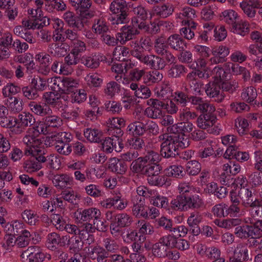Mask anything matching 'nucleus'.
Masks as SVG:
<instances>
[{
	"instance_id": "nucleus-34",
	"label": "nucleus",
	"mask_w": 262,
	"mask_h": 262,
	"mask_svg": "<svg viewBox=\"0 0 262 262\" xmlns=\"http://www.w3.org/2000/svg\"><path fill=\"white\" fill-rule=\"evenodd\" d=\"M148 183L153 186L168 187L171 185V180L167 176L157 174L155 176L147 178Z\"/></svg>"
},
{
	"instance_id": "nucleus-43",
	"label": "nucleus",
	"mask_w": 262,
	"mask_h": 262,
	"mask_svg": "<svg viewBox=\"0 0 262 262\" xmlns=\"http://www.w3.org/2000/svg\"><path fill=\"white\" fill-rule=\"evenodd\" d=\"M158 70H155L151 72L145 73L144 76L145 83L151 84L158 83L161 81L163 78V76L162 73Z\"/></svg>"
},
{
	"instance_id": "nucleus-58",
	"label": "nucleus",
	"mask_w": 262,
	"mask_h": 262,
	"mask_svg": "<svg viewBox=\"0 0 262 262\" xmlns=\"http://www.w3.org/2000/svg\"><path fill=\"white\" fill-rule=\"evenodd\" d=\"M88 85L94 87H100L103 83V78L98 73L88 75L85 78Z\"/></svg>"
},
{
	"instance_id": "nucleus-44",
	"label": "nucleus",
	"mask_w": 262,
	"mask_h": 262,
	"mask_svg": "<svg viewBox=\"0 0 262 262\" xmlns=\"http://www.w3.org/2000/svg\"><path fill=\"white\" fill-rule=\"evenodd\" d=\"M165 173L167 177L180 178L185 175V171L182 166L173 165L165 169Z\"/></svg>"
},
{
	"instance_id": "nucleus-26",
	"label": "nucleus",
	"mask_w": 262,
	"mask_h": 262,
	"mask_svg": "<svg viewBox=\"0 0 262 262\" xmlns=\"http://www.w3.org/2000/svg\"><path fill=\"white\" fill-rule=\"evenodd\" d=\"M15 126L17 127H27L33 125L35 123V119L32 114L23 112L19 114L17 118H15Z\"/></svg>"
},
{
	"instance_id": "nucleus-1",
	"label": "nucleus",
	"mask_w": 262,
	"mask_h": 262,
	"mask_svg": "<svg viewBox=\"0 0 262 262\" xmlns=\"http://www.w3.org/2000/svg\"><path fill=\"white\" fill-rule=\"evenodd\" d=\"M238 195L242 201V205L249 208V216L244 219L245 223L251 225L262 219V200L253 199L251 189L243 188L238 192Z\"/></svg>"
},
{
	"instance_id": "nucleus-39",
	"label": "nucleus",
	"mask_w": 262,
	"mask_h": 262,
	"mask_svg": "<svg viewBox=\"0 0 262 262\" xmlns=\"http://www.w3.org/2000/svg\"><path fill=\"white\" fill-rule=\"evenodd\" d=\"M147 165L148 164L144 158L142 157H140L133 161L130 165V169L134 173L144 174Z\"/></svg>"
},
{
	"instance_id": "nucleus-22",
	"label": "nucleus",
	"mask_w": 262,
	"mask_h": 262,
	"mask_svg": "<svg viewBox=\"0 0 262 262\" xmlns=\"http://www.w3.org/2000/svg\"><path fill=\"white\" fill-rule=\"evenodd\" d=\"M244 225L236 226L235 228L234 234L238 238L241 239H246L250 237L253 236H258L256 231H254V227L252 225Z\"/></svg>"
},
{
	"instance_id": "nucleus-59",
	"label": "nucleus",
	"mask_w": 262,
	"mask_h": 262,
	"mask_svg": "<svg viewBox=\"0 0 262 262\" xmlns=\"http://www.w3.org/2000/svg\"><path fill=\"white\" fill-rule=\"evenodd\" d=\"M116 139L107 137L102 143V149L106 154H111L116 148L117 144Z\"/></svg>"
},
{
	"instance_id": "nucleus-33",
	"label": "nucleus",
	"mask_w": 262,
	"mask_h": 262,
	"mask_svg": "<svg viewBox=\"0 0 262 262\" xmlns=\"http://www.w3.org/2000/svg\"><path fill=\"white\" fill-rule=\"evenodd\" d=\"M126 164L122 160L116 158H113L110 159L108 168L113 172L119 174H123L127 170Z\"/></svg>"
},
{
	"instance_id": "nucleus-45",
	"label": "nucleus",
	"mask_w": 262,
	"mask_h": 262,
	"mask_svg": "<svg viewBox=\"0 0 262 262\" xmlns=\"http://www.w3.org/2000/svg\"><path fill=\"white\" fill-rule=\"evenodd\" d=\"M257 91L253 86H250L243 89L241 93L242 100L248 103L253 102L257 97Z\"/></svg>"
},
{
	"instance_id": "nucleus-51",
	"label": "nucleus",
	"mask_w": 262,
	"mask_h": 262,
	"mask_svg": "<svg viewBox=\"0 0 262 262\" xmlns=\"http://www.w3.org/2000/svg\"><path fill=\"white\" fill-rule=\"evenodd\" d=\"M171 93L172 89L168 81L162 82L157 91L158 96L163 99L168 98Z\"/></svg>"
},
{
	"instance_id": "nucleus-53",
	"label": "nucleus",
	"mask_w": 262,
	"mask_h": 262,
	"mask_svg": "<svg viewBox=\"0 0 262 262\" xmlns=\"http://www.w3.org/2000/svg\"><path fill=\"white\" fill-rule=\"evenodd\" d=\"M129 54V49L125 47L118 46L114 50L113 58L118 61H124Z\"/></svg>"
},
{
	"instance_id": "nucleus-64",
	"label": "nucleus",
	"mask_w": 262,
	"mask_h": 262,
	"mask_svg": "<svg viewBox=\"0 0 262 262\" xmlns=\"http://www.w3.org/2000/svg\"><path fill=\"white\" fill-rule=\"evenodd\" d=\"M223 170L230 175H235L241 170V166L238 163L229 161V163L224 164L223 166Z\"/></svg>"
},
{
	"instance_id": "nucleus-7",
	"label": "nucleus",
	"mask_w": 262,
	"mask_h": 262,
	"mask_svg": "<svg viewBox=\"0 0 262 262\" xmlns=\"http://www.w3.org/2000/svg\"><path fill=\"white\" fill-rule=\"evenodd\" d=\"M189 102L196 111L202 113L206 112H214L215 111V106L213 104L200 96H190Z\"/></svg>"
},
{
	"instance_id": "nucleus-60",
	"label": "nucleus",
	"mask_w": 262,
	"mask_h": 262,
	"mask_svg": "<svg viewBox=\"0 0 262 262\" xmlns=\"http://www.w3.org/2000/svg\"><path fill=\"white\" fill-rule=\"evenodd\" d=\"M55 149L59 154L68 156L72 152V147L70 144L56 141L55 143Z\"/></svg>"
},
{
	"instance_id": "nucleus-27",
	"label": "nucleus",
	"mask_w": 262,
	"mask_h": 262,
	"mask_svg": "<svg viewBox=\"0 0 262 262\" xmlns=\"http://www.w3.org/2000/svg\"><path fill=\"white\" fill-rule=\"evenodd\" d=\"M121 91V85L115 81L107 82L103 89L104 95L109 99H113Z\"/></svg>"
},
{
	"instance_id": "nucleus-9",
	"label": "nucleus",
	"mask_w": 262,
	"mask_h": 262,
	"mask_svg": "<svg viewBox=\"0 0 262 262\" xmlns=\"http://www.w3.org/2000/svg\"><path fill=\"white\" fill-rule=\"evenodd\" d=\"M45 150L39 151L38 155H36V159L42 163H46L48 167L52 169H58L60 168L61 161L60 157L56 154H51L47 157L45 156Z\"/></svg>"
},
{
	"instance_id": "nucleus-36",
	"label": "nucleus",
	"mask_w": 262,
	"mask_h": 262,
	"mask_svg": "<svg viewBox=\"0 0 262 262\" xmlns=\"http://www.w3.org/2000/svg\"><path fill=\"white\" fill-rule=\"evenodd\" d=\"M52 79L47 80V78L39 76H34L31 79V86L37 92L45 91L47 88L48 83H51Z\"/></svg>"
},
{
	"instance_id": "nucleus-28",
	"label": "nucleus",
	"mask_w": 262,
	"mask_h": 262,
	"mask_svg": "<svg viewBox=\"0 0 262 262\" xmlns=\"http://www.w3.org/2000/svg\"><path fill=\"white\" fill-rule=\"evenodd\" d=\"M126 132L134 137L142 136L145 133L144 123L139 121H133L127 126Z\"/></svg>"
},
{
	"instance_id": "nucleus-29",
	"label": "nucleus",
	"mask_w": 262,
	"mask_h": 262,
	"mask_svg": "<svg viewBox=\"0 0 262 262\" xmlns=\"http://www.w3.org/2000/svg\"><path fill=\"white\" fill-rule=\"evenodd\" d=\"M29 107L32 112L40 116H45L52 113L51 108L46 103L41 104L35 101H31L29 104Z\"/></svg>"
},
{
	"instance_id": "nucleus-11",
	"label": "nucleus",
	"mask_w": 262,
	"mask_h": 262,
	"mask_svg": "<svg viewBox=\"0 0 262 262\" xmlns=\"http://www.w3.org/2000/svg\"><path fill=\"white\" fill-rule=\"evenodd\" d=\"M132 201L133 214L137 217L148 218L149 207L145 205L144 201L141 198L139 199V196H134L132 197Z\"/></svg>"
},
{
	"instance_id": "nucleus-20",
	"label": "nucleus",
	"mask_w": 262,
	"mask_h": 262,
	"mask_svg": "<svg viewBox=\"0 0 262 262\" xmlns=\"http://www.w3.org/2000/svg\"><path fill=\"white\" fill-rule=\"evenodd\" d=\"M139 34V31L133 26H124L121 28V32L117 34V37L118 41L123 45Z\"/></svg>"
},
{
	"instance_id": "nucleus-47",
	"label": "nucleus",
	"mask_w": 262,
	"mask_h": 262,
	"mask_svg": "<svg viewBox=\"0 0 262 262\" xmlns=\"http://www.w3.org/2000/svg\"><path fill=\"white\" fill-rule=\"evenodd\" d=\"M115 221L117 225L121 227H128L133 222V217L126 213H121L116 214Z\"/></svg>"
},
{
	"instance_id": "nucleus-4",
	"label": "nucleus",
	"mask_w": 262,
	"mask_h": 262,
	"mask_svg": "<svg viewBox=\"0 0 262 262\" xmlns=\"http://www.w3.org/2000/svg\"><path fill=\"white\" fill-rule=\"evenodd\" d=\"M160 140L164 141L161 144V156L165 158L175 157L178 154L177 141L173 139L171 136L164 134L159 137Z\"/></svg>"
},
{
	"instance_id": "nucleus-2",
	"label": "nucleus",
	"mask_w": 262,
	"mask_h": 262,
	"mask_svg": "<svg viewBox=\"0 0 262 262\" xmlns=\"http://www.w3.org/2000/svg\"><path fill=\"white\" fill-rule=\"evenodd\" d=\"M171 207L173 209L187 211L190 209H199L204 206V202L201 197L196 194L191 193L187 195L176 197L171 201Z\"/></svg>"
},
{
	"instance_id": "nucleus-18",
	"label": "nucleus",
	"mask_w": 262,
	"mask_h": 262,
	"mask_svg": "<svg viewBox=\"0 0 262 262\" xmlns=\"http://www.w3.org/2000/svg\"><path fill=\"white\" fill-rule=\"evenodd\" d=\"M57 83L60 88V92L65 94L74 92L79 85L78 81L72 77H64L61 79H58Z\"/></svg>"
},
{
	"instance_id": "nucleus-41",
	"label": "nucleus",
	"mask_w": 262,
	"mask_h": 262,
	"mask_svg": "<svg viewBox=\"0 0 262 262\" xmlns=\"http://www.w3.org/2000/svg\"><path fill=\"white\" fill-rule=\"evenodd\" d=\"M43 121L47 128L48 127L58 128L62 124V120L60 117L55 115H52L51 114L45 116Z\"/></svg>"
},
{
	"instance_id": "nucleus-61",
	"label": "nucleus",
	"mask_w": 262,
	"mask_h": 262,
	"mask_svg": "<svg viewBox=\"0 0 262 262\" xmlns=\"http://www.w3.org/2000/svg\"><path fill=\"white\" fill-rule=\"evenodd\" d=\"M42 98L46 104L54 105L59 99L60 95L57 92H47L43 94Z\"/></svg>"
},
{
	"instance_id": "nucleus-37",
	"label": "nucleus",
	"mask_w": 262,
	"mask_h": 262,
	"mask_svg": "<svg viewBox=\"0 0 262 262\" xmlns=\"http://www.w3.org/2000/svg\"><path fill=\"white\" fill-rule=\"evenodd\" d=\"M248 23L244 20L237 21L231 27V31L235 34L244 36L249 31Z\"/></svg>"
},
{
	"instance_id": "nucleus-5",
	"label": "nucleus",
	"mask_w": 262,
	"mask_h": 262,
	"mask_svg": "<svg viewBox=\"0 0 262 262\" xmlns=\"http://www.w3.org/2000/svg\"><path fill=\"white\" fill-rule=\"evenodd\" d=\"M20 258L22 262H43L46 256L37 247L30 246L21 252Z\"/></svg>"
},
{
	"instance_id": "nucleus-38",
	"label": "nucleus",
	"mask_w": 262,
	"mask_h": 262,
	"mask_svg": "<svg viewBox=\"0 0 262 262\" xmlns=\"http://www.w3.org/2000/svg\"><path fill=\"white\" fill-rule=\"evenodd\" d=\"M155 11L157 16L161 18H166L172 15L174 11V7L171 4L167 3L157 7Z\"/></svg>"
},
{
	"instance_id": "nucleus-48",
	"label": "nucleus",
	"mask_w": 262,
	"mask_h": 262,
	"mask_svg": "<svg viewBox=\"0 0 262 262\" xmlns=\"http://www.w3.org/2000/svg\"><path fill=\"white\" fill-rule=\"evenodd\" d=\"M23 220L30 226L36 225L39 222V217L36 213L31 210H25L21 213Z\"/></svg>"
},
{
	"instance_id": "nucleus-21",
	"label": "nucleus",
	"mask_w": 262,
	"mask_h": 262,
	"mask_svg": "<svg viewBox=\"0 0 262 262\" xmlns=\"http://www.w3.org/2000/svg\"><path fill=\"white\" fill-rule=\"evenodd\" d=\"M68 45L64 42H53L49 45L48 52L54 57H60L65 56L69 49Z\"/></svg>"
},
{
	"instance_id": "nucleus-49",
	"label": "nucleus",
	"mask_w": 262,
	"mask_h": 262,
	"mask_svg": "<svg viewBox=\"0 0 262 262\" xmlns=\"http://www.w3.org/2000/svg\"><path fill=\"white\" fill-rule=\"evenodd\" d=\"M51 221L57 230L60 231L64 230L67 222L64 216L59 214H53L52 215Z\"/></svg>"
},
{
	"instance_id": "nucleus-24",
	"label": "nucleus",
	"mask_w": 262,
	"mask_h": 262,
	"mask_svg": "<svg viewBox=\"0 0 262 262\" xmlns=\"http://www.w3.org/2000/svg\"><path fill=\"white\" fill-rule=\"evenodd\" d=\"M54 185L58 188L63 189L72 185L73 178L66 173L57 174L50 177Z\"/></svg>"
},
{
	"instance_id": "nucleus-63",
	"label": "nucleus",
	"mask_w": 262,
	"mask_h": 262,
	"mask_svg": "<svg viewBox=\"0 0 262 262\" xmlns=\"http://www.w3.org/2000/svg\"><path fill=\"white\" fill-rule=\"evenodd\" d=\"M83 246V242L78 236H75L71 237L69 243V249L74 252L80 251Z\"/></svg>"
},
{
	"instance_id": "nucleus-50",
	"label": "nucleus",
	"mask_w": 262,
	"mask_h": 262,
	"mask_svg": "<svg viewBox=\"0 0 262 262\" xmlns=\"http://www.w3.org/2000/svg\"><path fill=\"white\" fill-rule=\"evenodd\" d=\"M127 4L124 0H114L110 6V11L114 14L125 12Z\"/></svg>"
},
{
	"instance_id": "nucleus-15",
	"label": "nucleus",
	"mask_w": 262,
	"mask_h": 262,
	"mask_svg": "<svg viewBox=\"0 0 262 262\" xmlns=\"http://www.w3.org/2000/svg\"><path fill=\"white\" fill-rule=\"evenodd\" d=\"M105 59V56L102 54L95 53L83 55L81 58V62L88 68L96 69L99 67L100 62Z\"/></svg>"
},
{
	"instance_id": "nucleus-25",
	"label": "nucleus",
	"mask_w": 262,
	"mask_h": 262,
	"mask_svg": "<svg viewBox=\"0 0 262 262\" xmlns=\"http://www.w3.org/2000/svg\"><path fill=\"white\" fill-rule=\"evenodd\" d=\"M63 18L70 27L82 30L84 24L80 17L75 15L74 12L67 11L63 14Z\"/></svg>"
},
{
	"instance_id": "nucleus-8",
	"label": "nucleus",
	"mask_w": 262,
	"mask_h": 262,
	"mask_svg": "<svg viewBox=\"0 0 262 262\" xmlns=\"http://www.w3.org/2000/svg\"><path fill=\"white\" fill-rule=\"evenodd\" d=\"M249 260H252V258L249 256L247 246L243 243L237 244L233 254L229 256V262H246Z\"/></svg>"
},
{
	"instance_id": "nucleus-56",
	"label": "nucleus",
	"mask_w": 262,
	"mask_h": 262,
	"mask_svg": "<svg viewBox=\"0 0 262 262\" xmlns=\"http://www.w3.org/2000/svg\"><path fill=\"white\" fill-rule=\"evenodd\" d=\"M167 44L165 43V40L163 37H159L157 38L155 42L154 50L155 52L159 55H163L168 50Z\"/></svg>"
},
{
	"instance_id": "nucleus-35",
	"label": "nucleus",
	"mask_w": 262,
	"mask_h": 262,
	"mask_svg": "<svg viewBox=\"0 0 262 262\" xmlns=\"http://www.w3.org/2000/svg\"><path fill=\"white\" fill-rule=\"evenodd\" d=\"M242 221L239 218H231L225 220L215 219L214 223L219 227L230 229L241 224Z\"/></svg>"
},
{
	"instance_id": "nucleus-30",
	"label": "nucleus",
	"mask_w": 262,
	"mask_h": 262,
	"mask_svg": "<svg viewBox=\"0 0 262 262\" xmlns=\"http://www.w3.org/2000/svg\"><path fill=\"white\" fill-rule=\"evenodd\" d=\"M202 216L198 212H191L187 219V223L194 235H198L200 233L199 224L202 221Z\"/></svg>"
},
{
	"instance_id": "nucleus-31",
	"label": "nucleus",
	"mask_w": 262,
	"mask_h": 262,
	"mask_svg": "<svg viewBox=\"0 0 262 262\" xmlns=\"http://www.w3.org/2000/svg\"><path fill=\"white\" fill-rule=\"evenodd\" d=\"M85 138L90 142L100 143L102 140V132L97 128H86L83 131Z\"/></svg>"
},
{
	"instance_id": "nucleus-10",
	"label": "nucleus",
	"mask_w": 262,
	"mask_h": 262,
	"mask_svg": "<svg viewBox=\"0 0 262 262\" xmlns=\"http://www.w3.org/2000/svg\"><path fill=\"white\" fill-rule=\"evenodd\" d=\"M152 252L153 254L158 257H167L174 260L180 257L178 252L169 250L159 241L153 245Z\"/></svg>"
},
{
	"instance_id": "nucleus-54",
	"label": "nucleus",
	"mask_w": 262,
	"mask_h": 262,
	"mask_svg": "<svg viewBox=\"0 0 262 262\" xmlns=\"http://www.w3.org/2000/svg\"><path fill=\"white\" fill-rule=\"evenodd\" d=\"M180 119L182 121H189L194 120L197 117V114L195 112L190 111L188 107H184L179 111Z\"/></svg>"
},
{
	"instance_id": "nucleus-52",
	"label": "nucleus",
	"mask_w": 262,
	"mask_h": 262,
	"mask_svg": "<svg viewBox=\"0 0 262 262\" xmlns=\"http://www.w3.org/2000/svg\"><path fill=\"white\" fill-rule=\"evenodd\" d=\"M59 234L56 232L49 233L46 237V246L50 250H54L56 249L58 245Z\"/></svg>"
},
{
	"instance_id": "nucleus-19",
	"label": "nucleus",
	"mask_w": 262,
	"mask_h": 262,
	"mask_svg": "<svg viewBox=\"0 0 262 262\" xmlns=\"http://www.w3.org/2000/svg\"><path fill=\"white\" fill-rule=\"evenodd\" d=\"M261 3L259 0H246L239 4V7L244 13L250 18L255 16L256 9H260Z\"/></svg>"
},
{
	"instance_id": "nucleus-40",
	"label": "nucleus",
	"mask_w": 262,
	"mask_h": 262,
	"mask_svg": "<svg viewBox=\"0 0 262 262\" xmlns=\"http://www.w3.org/2000/svg\"><path fill=\"white\" fill-rule=\"evenodd\" d=\"M186 69L183 65L174 63L169 66L167 71V75L169 78H179L182 74L186 73Z\"/></svg>"
},
{
	"instance_id": "nucleus-16",
	"label": "nucleus",
	"mask_w": 262,
	"mask_h": 262,
	"mask_svg": "<svg viewBox=\"0 0 262 262\" xmlns=\"http://www.w3.org/2000/svg\"><path fill=\"white\" fill-rule=\"evenodd\" d=\"M141 63L154 70H163L166 66L162 57L154 54H145Z\"/></svg>"
},
{
	"instance_id": "nucleus-17",
	"label": "nucleus",
	"mask_w": 262,
	"mask_h": 262,
	"mask_svg": "<svg viewBox=\"0 0 262 262\" xmlns=\"http://www.w3.org/2000/svg\"><path fill=\"white\" fill-rule=\"evenodd\" d=\"M100 215V211L96 208H89L83 210H78L75 213V217L79 223L82 222H90L92 219L93 220L96 217Z\"/></svg>"
},
{
	"instance_id": "nucleus-57",
	"label": "nucleus",
	"mask_w": 262,
	"mask_h": 262,
	"mask_svg": "<svg viewBox=\"0 0 262 262\" xmlns=\"http://www.w3.org/2000/svg\"><path fill=\"white\" fill-rule=\"evenodd\" d=\"M33 125L32 127L28 129L31 132L30 133H33L38 137L40 134L46 135L48 133L49 131L43 121V122H37Z\"/></svg>"
},
{
	"instance_id": "nucleus-3",
	"label": "nucleus",
	"mask_w": 262,
	"mask_h": 262,
	"mask_svg": "<svg viewBox=\"0 0 262 262\" xmlns=\"http://www.w3.org/2000/svg\"><path fill=\"white\" fill-rule=\"evenodd\" d=\"M30 132L29 130H27L23 138V142L26 145L24 154L27 156L35 157L36 155H38L39 151L43 149L39 147L42 142L37 136Z\"/></svg>"
},
{
	"instance_id": "nucleus-42",
	"label": "nucleus",
	"mask_w": 262,
	"mask_h": 262,
	"mask_svg": "<svg viewBox=\"0 0 262 262\" xmlns=\"http://www.w3.org/2000/svg\"><path fill=\"white\" fill-rule=\"evenodd\" d=\"M92 29L95 33L103 34L108 30V26L104 18L99 17L94 19Z\"/></svg>"
},
{
	"instance_id": "nucleus-46",
	"label": "nucleus",
	"mask_w": 262,
	"mask_h": 262,
	"mask_svg": "<svg viewBox=\"0 0 262 262\" xmlns=\"http://www.w3.org/2000/svg\"><path fill=\"white\" fill-rule=\"evenodd\" d=\"M238 18L237 13L233 10L228 9L222 12V20L231 27L237 21Z\"/></svg>"
},
{
	"instance_id": "nucleus-6",
	"label": "nucleus",
	"mask_w": 262,
	"mask_h": 262,
	"mask_svg": "<svg viewBox=\"0 0 262 262\" xmlns=\"http://www.w3.org/2000/svg\"><path fill=\"white\" fill-rule=\"evenodd\" d=\"M149 106L145 110V115L152 119L160 118L162 116V109L164 108L165 104L163 101L156 99H149L147 100Z\"/></svg>"
},
{
	"instance_id": "nucleus-62",
	"label": "nucleus",
	"mask_w": 262,
	"mask_h": 262,
	"mask_svg": "<svg viewBox=\"0 0 262 262\" xmlns=\"http://www.w3.org/2000/svg\"><path fill=\"white\" fill-rule=\"evenodd\" d=\"M201 169V165L196 161H191L187 163L186 171L189 175L195 176L200 172Z\"/></svg>"
},
{
	"instance_id": "nucleus-23",
	"label": "nucleus",
	"mask_w": 262,
	"mask_h": 262,
	"mask_svg": "<svg viewBox=\"0 0 262 262\" xmlns=\"http://www.w3.org/2000/svg\"><path fill=\"white\" fill-rule=\"evenodd\" d=\"M166 43L172 49L177 51H184L187 48L186 43L178 34L170 35L166 40Z\"/></svg>"
},
{
	"instance_id": "nucleus-12",
	"label": "nucleus",
	"mask_w": 262,
	"mask_h": 262,
	"mask_svg": "<svg viewBox=\"0 0 262 262\" xmlns=\"http://www.w3.org/2000/svg\"><path fill=\"white\" fill-rule=\"evenodd\" d=\"M229 52V49L226 46H221L213 48L211 51L213 56L209 59L210 64L213 65L224 62Z\"/></svg>"
},
{
	"instance_id": "nucleus-55",
	"label": "nucleus",
	"mask_w": 262,
	"mask_h": 262,
	"mask_svg": "<svg viewBox=\"0 0 262 262\" xmlns=\"http://www.w3.org/2000/svg\"><path fill=\"white\" fill-rule=\"evenodd\" d=\"M34 159L27 160L24 163V168L28 172H32L38 170L42 168V162H39Z\"/></svg>"
},
{
	"instance_id": "nucleus-32",
	"label": "nucleus",
	"mask_w": 262,
	"mask_h": 262,
	"mask_svg": "<svg viewBox=\"0 0 262 262\" xmlns=\"http://www.w3.org/2000/svg\"><path fill=\"white\" fill-rule=\"evenodd\" d=\"M5 105L8 110L14 113H18L23 109V102L16 97H10L5 101Z\"/></svg>"
},
{
	"instance_id": "nucleus-14",
	"label": "nucleus",
	"mask_w": 262,
	"mask_h": 262,
	"mask_svg": "<svg viewBox=\"0 0 262 262\" xmlns=\"http://www.w3.org/2000/svg\"><path fill=\"white\" fill-rule=\"evenodd\" d=\"M221 83L219 81H211L205 85V92L209 98H214L217 102H221L224 99V96L220 94Z\"/></svg>"
},
{
	"instance_id": "nucleus-13",
	"label": "nucleus",
	"mask_w": 262,
	"mask_h": 262,
	"mask_svg": "<svg viewBox=\"0 0 262 262\" xmlns=\"http://www.w3.org/2000/svg\"><path fill=\"white\" fill-rule=\"evenodd\" d=\"M213 113L206 112L200 115L196 120L198 127L202 129H208L214 125L216 121V117Z\"/></svg>"
}]
</instances>
